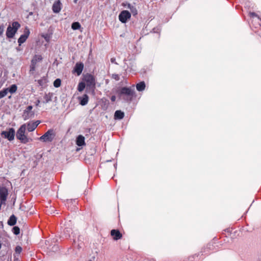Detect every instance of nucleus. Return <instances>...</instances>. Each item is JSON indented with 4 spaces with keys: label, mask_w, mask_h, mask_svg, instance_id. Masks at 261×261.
<instances>
[{
    "label": "nucleus",
    "mask_w": 261,
    "mask_h": 261,
    "mask_svg": "<svg viewBox=\"0 0 261 261\" xmlns=\"http://www.w3.org/2000/svg\"><path fill=\"white\" fill-rule=\"evenodd\" d=\"M114 167L116 168V164H114Z\"/></svg>",
    "instance_id": "3c124183"
},
{
    "label": "nucleus",
    "mask_w": 261,
    "mask_h": 261,
    "mask_svg": "<svg viewBox=\"0 0 261 261\" xmlns=\"http://www.w3.org/2000/svg\"><path fill=\"white\" fill-rule=\"evenodd\" d=\"M95 85L92 86H86V92L87 93H91L92 95L95 93Z\"/></svg>",
    "instance_id": "5701e85b"
},
{
    "label": "nucleus",
    "mask_w": 261,
    "mask_h": 261,
    "mask_svg": "<svg viewBox=\"0 0 261 261\" xmlns=\"http://www.w3.org/2000/svg\"><path fill=\"white\" fill-rule=\"evenodd\" d=\"M122 5L125 7H126L127 8L129 9V10H130V9L132 8V7L133 6L132 5H131L129 3H123L122 4Z\"/></svg>",
    "instance_id": "f704fd0d"
},
{
    "label": "nucleus",
    "mask_w": 261,
    "mask_h": 261,
    "mask_svg": "<svg viewBox=\"0 0 261 261\" xmlns=\"http://www.w3.org/2000/svg\"><path fill=\"white\" fill-rule=\"evenodd\" d=\"M146 87L145 83L144 81L140 82L136 85L137 91L141 92L145 90Z\"/></svg>",
    "instance_id": "412c9836"
},
{
    "label": "nucleus",
    "mask_w": 261,
    "mask_h": 261,
    "mask_svg": "<svg viewBox=\"0 0 261 261\" xmlns=\"http://www.w3.org/2000/svg\"><path fill=\"white\" fill-rule=\"evenodd\" d=\"M37 82L39 86L43 87L47 82V80L46 77L43 76L41 79L38 80Z\"/></svg>",
    "instance_id": "b1692460"
},
{
    "label": "nucleus",
    "mask_w": 261,
    "mask_h": 261,
    "mask_svg": "<svg viewBox=\"0 0 261 261\" xmlns=\"http://www.w3.org/2000/svg\"><path fill=\"white\" fill-rule=\"evenodd\" d=\"M52 10L55 13H58L61 11V3L60 1H57L53 4Z\"/></svg>",
    "instance_id": "f3484780"
},
{
    "label": "nucleus",
    "mask_w": 261,
    "mask_h": 261,
    "mask_svg": "<svg viewBox=\"0 0 261 261\" xmlns=\"http://www.w3.org/2000/svg\"><path fill=\"white\" fill-rule=\"evenodd\" d=\"M81 28V25L80 22L76 21L73 22L71 24V29L73 30H77L80 29Z\"/></svg>",
    "instance_id": "bb28decb"
},
{
    "label": "nucleus",
    "mask_w": 261,
    "mask_h": 261,
    "mask_svg": "<svg viewBox=\"0 0 261 261\" xmlns=\"http://www.w3.org/2000/svg\"><path fill=\"white\" fill-rule=\"evenodd\" d=\"M124 117V113L121 110H117L114 113V119L115 120H121Z\"/></svg>",
    "instance_id": "aec40b11"
},
{
    "label": "nucleus",
    "mask_w": 261,
    "mask_h": 261,
    "mask_svg": "<svg viewBox=\"0 0 261 261\" xmlns=\"http://www.w3.org/2000/svg\"><path fill=\"white\" fill-rule=\"evenodd\" d=\"M40 121L37 120L34 122H29L27 124V130L29 132L34 131L37 126L40 123Z\"/></svg>",
    "instance_id": "f8f14e48"
},
{
    "label": "nucleus",
    "mask_w": 261,
    "mask_h": 261,
    "mask_svg": "<svg viewBox=\"0 0 261 261\" xmlns=\"http://www.w3.org/2000/svg\"><path fill=\"white\" fill-rule=\"evenodd\" d=\"M161 28L160 26H158L156 28H154L152 30V32L154 33H157L159 34V37L160 36V33L161 32Z\"/></svg>",
    "instance_id": "7c9ffc66"
},
{
    "label": "nucleus",
    "mask_w": 261,
    "mask_h": 261,
    "mask_svg": "<svg viewBox=\"0 0 261 261\" xmlns=\"http://www.w3.org/2000/svg\"><path fill=\"white\" fill-rule=\"evenodd\" d=\"M130 10L131 11L130 13H132L133 16H135L138 14V10L134 6L132 7Z\"/></svg>",
    "instance_id": "2f4dec72"
},
{
    "label": "nucleus",
    "mask_w": 261,
    "mask_h": 261,
    "mask_svg": "<svg viewBox=\"0 0 261 261\" xmlns=\"http://www.w3.org/2000/svg\"><path fill=\"white\" fill-rule=\"evenodd\" d=\"M42 57L41 55H35L31 60L30 72L33 73L36 70L37 63L41 61Z\"/></svg>",
    "instance_id": "423d86ee"
},
{
    "label": "nucleus",
    "mask_w": 261,
    "mask_h": 261,
    "mask_svg": "<svg viewBox=\"0 0 261 261\" xmlns=\"http://www.w3.org/2000/svg\"><path fill=\"white\" fill-rule=\"evenodd\" d=\"M223 233L226 237L234 239L241 233V229H224Z\"/></svg>",
    "instance_id": "0eeeda50"
},
{
    "label": "nucleus",
    "mask_w": 261,
    "mask_h": 261,
    "mask_svg": "<svg viewBox=\"0 0 261 261\" xmlns=\"http://www.w3.org/2000/svg\"><path fill=\"white\" fill-rule=\"evenodd\" d=\"M30 34V31L28 27H25L23 31V34L21 35L18 39L17 42L19 46L25 42L28 38Z\"/></svg>",
    "instance_id": "1a4fd4ad"
},
{
    "label": "nucleus",
    "mask_w": 261,
    "mask_h": 261,
    "mask_svg": "<svg viewBox=\"0 0 261 261\" xmlns=\"http://www.w3.org/2000/svg\"><path fill=\"white\" fill-rule=\"evenodd\" d=\"M84 68V64L82 62H77L75 65V66L73 68V72L77 74V75H80Z\"/></svg>",
    "instance_id": "ddd939ff"
},
{
    "label": "nucleus",
    "mask_w": 261,
    "mask_h": 261,
    "mask_svg": "<svg viewBox=\"0 0 261 261\" xmlns=\"http://www.w3.org/2000/svg\"><path fill=\"white\" fill-rule=\"evenodd\" d=\"M40 100L39 99H38L36 101V102H35L36 106H37V107H39V104H40Z\"/></svg>",
    "instance_id": "37998d69"
},
{
    "label": "nucleus",
    "mask_w": 261,
    "mask_h": 261,
    "mask_svg": "<svg viewBox=\"0 0 261 261\" xmlns=\"http://www.w3.org/2000/svg\"><path fill=\"white\" fill-rule=\"evenodd\" d=\"M16 49H17V51H20V49L19 48V47H17Z\"/></svg>",
    "instance_id": "de8ad7c7"
},
{
    "label": "nucleus",
    "mask_w": 261,
    "mask_h": 261,
    "mask_svg": "<svg viewBox=\"0 0 261 261\" xmlns=\"http://www.w3.org/2000/svg\"><path fill=\"white\" fill-rule=\"evenodd\" d=\"M0 226H2V227H3V224L2 222H0Z\"/></svg>",
    "instance_id": "09e8293b"
},
{
    "label": "nucleus",
    "mask_w": 261,
    "mask_h": 261,
    "mask_svg": "<svg viewBox=\"0 0 261 261\" xmlns=\"http://www.w3.org/2000/svg\"><path fill=\"white\" fill-rule=\"evenodd\" d=\"M75 143L76 145L79 147L85 146L86 145L85 137L82 135L77 136L76 138Z\"/></svg>",
    "instance_id": "2eb2a0df"
},
{
    "label": "nucleus",
    "mask_w": 261,
    "mask_h": 261,
    "mask_svg": "<svg viewBox=\"0 0 261 261\" xmlns=\"http://www.w3.org/2000/svg\"><path fill=\"white\" fill-rule=\"evenodd\" d=\"M65 226H66V227L65 228V229H67L68 227H69L70 225L69 224H65Z\"/></svg>",
    "instance_id": "c03bdc74"
},
{
    "label": "nucleus",
    "mask_w": 261,
    "mask_h": 261,
    "mask_svg": "<svg viewBox=\"0 0 261 261\" xmlns=\"http://www.w3.org/2000/svg\"><path fill=\"white\" fill-rule=\"evenodd\" d=\"M17 86L15 84L11 85L9 88H6L8 90V92H10L12 94L15 93L17 90Z\"/></svg>",
    "instance_id": "393cba45"
},
{
    "label": "nucleus",
    "mask_w": 261,
    "mask_h": 261,
    "mask_svg": "<svg viewBox=\"0 0 261 261\" xmlns=\"http://www.w3.org/2000/svg\"><path fill=\"white\" fill-rule=\"evenodd\" d=\"M84 81L86 86L95 85V79L92 74H87L84 76Z\"/></svg>",
    "instance_id": "9d476101"
},
{
    "label": "nucleus",
    "mask_w": 261,
    "mask_h": 261,
    "mask_svg": "<svg viewBox=\"0 0 261 261\" xmlns=\"http://www.w3.org/2000/svg\"><path fill=\"white\" fill-rule=\"evenodd\" d=\"M116 96L115 95H112L111 97V100L112 101V102H114L115 100H116Z\"/></svg>",
    "instance_id": "a19ab883"
},
{
    "label": "nucleus",
    "mask_w": 261,
    "mask_h": 261,
    "mask_svg": "<svg viewBox=\"0 0 261 261\" xmlns=\"http://www.w3.org/2000/svg\"><path fill=\"white\" fill-rule=\"evenodd\" d=\"M117 93L120 99H122L126 102H130L135 95L134 86L119 88L117 90Z\"/></svg>",
    "instance_id": "f257e3e1"
},
{
    "label": "nucleus",
    "mask_w": 261,
    "mask_h": 261,
    "mask_svg": "<svg viewBox=\"0 0 261 261\" xmlns=\"http://www.w3.org/2000/svg\"><path fill=\"white\" fill-rule=\"evenodd\" d=\"M22 251V248L20 246H17L16 247L15 249V253L14 254V257H16V256H18Z\"/></svg>",
    "instance_id": "cd10ccee"
},
{
    "label": "nucleus",
    "mask_w": 261,
    "mask_h": 261,
    "mask_svg": "<svg viewBox=\"0 0 261 261\" xmlns=\"http://www.w3.org/2000/svg\"><path fill=\"white\" fill-rule=\"evenodd\" d=\"M42 37H43V38L45 39V40L46 42H48L49 41L50 36H49L48 34H46L43 35Z\"/></svg>",
    "instance_id": "72a5a7b5"
},
{
    "label": "nucleus",
    "mask_w": 261,
    "mask_h": 261,
    "mask_svg": "<svg viewBox=\"0 0 261 261\" xmlns=\"http://www.w3.org/2000/svg\"><path fill=\"white\" fill-rule=\"evenodd\" d=\"M77 99L79 101V103L84 106L86 105L89 101V96L87 94H84L82 96H79Z\"/></svg>",
    "instance_id": "4468645a"
},
{
    "label": "nucleus",
    "mask_w": 261,
    "mask_h": 261,
    "mask_svg": "<svg viewBox=\"0 0 261 261\" xmlns=\"http://www.w3.org/2000/svg\"><path fill=\"white\" fill-rule=\"evenodd\" d=\"M5 30V26L3 24L0 25V36H2Z\"/></svg>",
    "instance_id": "e433bc0d"
},
{
    "label": "nucleus",
    "mask_w": 261,
    "mask_h": 261,
    "mask_svg": "<svg viewBox=\"0 0 261 261\" xmlns=\"http://www.w3.org/2000/svg\"><path fill=\"white\" fill-rule=\"evenodd\" d=\"M12 228H14V229H16V228H19L18 226H14Z\"/></svg>",
    "instance_id": "a18cd8bd"
},
{
    "label": "nucleus",
    "mask_w": 261,
    "mask_h": 261,
    "mask_svg": "<svg viewBox=\"0 0 261 261\" xmlns=\"http://www.w3.org/2000/svg\"><path fill=\"white\" fill-rule=\"evenodd\" d=\"M131 17V13L127 10H123L119 14L118 18L120 22L125 23Z\"/></svg>",
    "instance_id": "6e6552de"
},
{
    "label": "nucleus",
    "mask_w": 261,
    "mask_h": 261,
    "mask_svg": "<svg viewBox=\"0 0 261 261\" xmlns=\"http://www.w3.org/2000/svg\"><path fill=\"white\" fill-rule=\"evenodd\" d=\"M8 90L6 88L0 91V99L4 97L8 94Z\"/></svg>",
    "instance_id": "c85d7f7f"
},
{
    "label": "nucleus",
    "mask_w": 261,
    "mask_h": 261,
    "mask_svg": "<svg viewBox=\"0 0 261 261\" xmlns=\"http://www.w3.org/2000/svg\"><path fill=\"white\" fill-rule=\"evenodd\" d=\"M61 81L60 79H56L54 82V86L56 88H58L61 86Z\"/></svg>",
    "instance_id": "c756f323"
},
{
    "label": "nucleus",
    "mask_w": 261,
    "mask_h": 261,
    "mask_svg": "<svg viewBox=\"0 0 261 261\" xmlns=\"http://www.w3.org/2000/svg\"><path fill=\"white\" fill-rule=\"evenodd\" d=\"M249 15L252 18H256L258 20H260L259 17L254 12H250Z\"/></svg>",
    "instance_id": "473e14b6"
},
{
    "label": "nucleus",
    "mask_w": 261,
    "mask_h": 261,
    "mask_svg": "<svg viewBox=\"0 0 261 261\" xmlns=\"http://www.w3.org/2000/svg\"><path fill=\"white\" fill-rule=\"evenodd\" d=\"M17 221V218L14 215H12L10 216V217L9 218L7 223L10 226H14Z\"/></svg>",
    "instance_id": "4be33fe9"
},
{
    "label": "nucleus",
    "mask_w": 261,
    "mask_h": 261,
    "mask_svg": "<svg viewBox=\"0 0 261 261\" xmlns=\"http://www.w3.org/2000/svg\"><path fill=\"white\" fill-rule=\"evenodd\" d=\"M53 96V93H51V92H49L47 93H45L43 96V98H44V100L42 102L43 103H47L49 102L50 101H51L52 100Z\"/></svg>",
    "instance_id": "6ab92c4d"
},
{
    "label": "nucleus",
    "mask_w": 261,
    "mask_h": 261,
    "mask_svg": "<svg viewBox=\"0 0 261 261\" xmlns=\"http://www.w3.org/2000/svg\"><path fill=\"white\" fill-rule=\"evenodd\" d=\"M20 26V24L18 21L12 22L11 25H9L7 29L6 33L7 38H13Z\"/></svg>",
    "instance_id": "f03ea898"
},
{
    "label": "nucleus",
    "mask_w": 261,
    "mask_h": 261,
    "mask_svg": "<svg viewBox=\"0 0 261 261\" xmlns=\"http://www.w3.org/2000/svg\"><path fill=\"white\" fill-rule=\"evenodd\" d=\"M26 124L21 125L16 132V138L22 143H27L29 142V139L25 135Z\"/></svg>",
    "instance_id": "7ed1b4c3"
},
{
    "label": "nucleus",
    "mask_w": 261,
    "mask_h": 261,
    "mask_svg": "<svg viewBox=\"0 0 261 261\" xmlns=\"http://www.w3.org/2000/svg\"><path fill=\"white\" fill-rule=\"evenodd\" d=\"M111 235L115 240H118L122 237V234L120 232L119 229H112Z\"/></svg>",
    "instance_id": "dca6fc26"
},
{
    "label": "nucleus",
    "mask_w": 261,
    "mask_h": 261,
    "mask_svg": "<svg viewBox=\"0 0 261 261\" xmlns=\"http://www.w3.org/2000/svg\"><path fill=\"white\" fill-rule=\"evenodd\" d=\"M32 109H33L32 106H29L26 108L25 110L30 111H32Z\"/></svg>",
    "instance_id": "79ce46f5"
},
{
    "label": "nucleus",
    "mask_w": 261,
    "mask_h": 261,
    "mask_svg": "<svg viewBox=\"0 0 261 261\" xmlns=\"http://www.w3.org/2000/svg\"><path fill=\"white\" fill-rule=\"evenodd\" d=\"M15 131L14 128H9L7 130L3 131L1 136L11 141L14 139Z\"/></svg>",
    "instance_id": "39448f33"
},
{
    "label": "nucleus",
    "mask_w": 261,
    "mask_h": 261,
    "mask_svg": "<svg viewBox=\"0 0 261 261\" xmlns=\"http://www.w3.org/2000/svg\"><path fill=\"white\" fill-rule=\"evenodd\" d=\"M20 229H12L14 234L17 235L19 234Z\"/></svg>",
    "instance_id": "4c0bfd02"
},
{
    "label": "nucleus",
    "mask_w": 261,
    "mask_h": 261,
    "mask_svg": "<svg viewBox=\"0 0 261 261\" xmlns=\"http://www.w3.org/2000/svg\"><path fill=\"white\" fill-rule=\"evenodd\" d=\"M112 78L118 81L120 80L119 75L117 74H113L112 75Z\"/></svg>",
    "instance_id": "c9c22d12"
},
{
    "label": "nucleus",
    "mask_w": 261,
    "mask_h": 261,
    "mask_svg": "<svg viewBox=\"0 0 261 261\" xmlns=\"http://www.w3.org/2000/svg\"><path fill=\"white\" fill-rule=\"evenodd\" d=\"M111 62L112 63H114L116 65H118V64L116 62V59L115 58H112L111 59Z\"/></svg>",
    "instance_id": "58836bf2"
},
{
    "label": "nucleus",
    "mask_w": 261,
    "mask_h": 261,
    "mask_svg": "<svg viewBox=\"0 0 261 261\" xmlns=\"http://www.w3.org/2000/svg\"><path fill=\"white\" fill-rule=\"evenodd\" d=\"M34 116V113L32 111H28L24 110L22 114V117L24 120H27L30 118L33 117Z\"/></svg>",
    "instance_id": "a211bd4d"
},
{
    "label": "nucleus",
    "mask_w": 261,
    "mask_h": 261,
    "mask_svg": "<svg viewBox=\"0 0 261 261\" xmlns=\"http://www.w3.org/2000/svg\"><path fill=\"white\" fill-rule=\"evenodd\" d=\"M135 67H136V66H135V65H133L132 66V67H131V68L130 69V70H129V69H128V68H127L126 69V70H128V71H130L131 70L135 71V70H136V69H135Z\"/></svg>",
    "instance_id": "ea45409f"
},
{
    "label": "nucleus",
    "mask_w": 261,
    "mask_h": 261,
    "mask_svg": "<svg viewBox=\"0 0 261 261\" xmlns=\"http://www.w3.org/2000/svg\"><path fill=\"white\" fill-rule=\"evenodd\" d=\"M77 1H78V0H74L73 2H74V3L76 4V3H77Z\"/></svg>",
    "instance_id": "49530a36"
},
{
    "label": "nucleus",
    "mask_w": 261,
    "mask_h": 261,
    "mask_svg": "<svg viewBox=\"0 0 261 261\" xmlns=\"http://www.w3.org/2000/svg\"><path fill=\"white\" fill-rule=\"evenodd\" d=\"M8 195V190L6 188L0 189V204H5Z\"/></svg>",
    "instance_id": "9b49d317"
},
{
    "label": "nucleus",
    "mask_w": 261,
    "mask_h": 261,
    "mask_svg": "<svg viewBox=\"0 0 261 261\" xmlns=\"http://www.w3.org/2000/svg\"><path fill=\"white\" fill-rule=\"evenodd\" d=\"M86 85L85 82H81L77 85V90L81 92L86 88Z\"/></svg>",
    "instance_id": "a878e982"
},
{
    "label": "nucleus",
    "mask_w": 261,
    "mask_h": 261,
    "mask_svg": "<svg viewBox=\"0 0 261 261\" xmlns=\"http://www.w3.org/2000/svg\"><path fill=\"white\" fill-rule=\"evenodd\" d=\"M56 137V133L53 129H48L44 135L41 136L39 139L44 142H51Z\"/></svg>",
    "instance_id": "20e7f679"
},
{
    "label": "nucleus",
    "mask_w": 261,
    "mask_h": 261,
    "mask_svg": "<svg viewBox=\"0 0 261 261\" xmlns=\"http://www.w3.org/2000/svg\"><path fill=\"white\" fill-rule=\"evenodd\" d=\"M67 201H68L72 202V199H70V200H68Z\"/></svg>",
    "instance_id": "8fccbe9b"
}]
</instances>
